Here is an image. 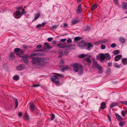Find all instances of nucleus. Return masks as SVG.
<instances>
[{"mask_svg": "<svg viewBox=\"0 0 127 127\" xmlns=\"http://www.w3.org/2000/svg\"><path fill=\"white\" fill-rule=\"evenodd\" d=\"M16 69L17 70H22L24 69V67L23 64H20L16 67Z\"/></svg>", "mask_w": 127, "mask_h": 127, "instance_id": "obj_10", "label": "nucleus"}, {"mask_svg": "<svg viewBox=\"0 0 127 127\" xmlns=\"http://www.w3.org/2000/svg\"><path fill=\"white\" fill-rule=\"evenodd\" d=\"M124 125V122L121 121L119 123V125L120 126H122Z\"/></svg>", "mask_w": 127, "mask_h": 127, "instance_id": "obj_44", "label": "nucleus"}, {"mask_svg": "<svg viewBox=\"0 0 127 127\" xmlns=\"http://www.w3.org/2000/svg\"><path fill=\"white\" fill-rule=\"evenodd\" d=\"M117 103H113L111 104L110 105V107L111 108H112L115 106H117Z\"/></svg>", "mask_w": 127, "mask_h": 127, "instance_id": "obj_28", "label": "nucleus"}, {"mask_svg": "<svg viewBox=\"0 0 127 127\" xmlns=\"http://www.w3.org/2000/svg\"><path fill=\"white\" fill-rule=\"evenodd\" d=\"M66 40V39H61L60 40V41L61 42H64Z\"/></svg>", "mask_w": 127, "mask_h": 127, "instance_id": "obj_57", "label": "nucleus"}, {"mask_svg": "<svg viewBox=\"0 0 127 127\" xmlns=\"http://www.w3.org/2000/svg\"><path fill=\"white\" fill-rule=\"evenodd\" d=\"M114 2L116 5H117L118 6V7H119L120 8H121V5H119V4L118 0H114Z\"/></svg>", "mask_w": 127, "mask_h": 127, "instance_id": "obj_32", "label": "nucleus"}, {"mask_svg": "<svg viewBox=\"0 0 127 127\" xmlns=\"http://www.w3.org/2000/svg\"><path fill=\"white\" fill-rule=\"evenodd\" d=\"M122 62L124 65L127 64V58H123L122 59Z\"/></svg>", "mask_w": 127, "mask_h": 127, "instance_id": "obj_19", "label": "nucleus"}, {"mask_svg": "<svg viewBox=\"0 0 127 127\" xmlns=\"http://www.w3.org/2000/svg\"><path fill=\"white\" fill-rule=\"evenodd\" d=\"M93 64L95 67H96L99 70V73H101L102 72V68L101 66H100L97 63L96 61H95L93 62Z\"/></svg>", "mask_w": 127, "mask_h": 127, "instance_id": "obj_3", "label": "nucleus"}, {"mask_svg": "<svg viewBox=\"0 0 127 127\" xmlns=\"http://www.w3.org/2000/svg\"><path fill=\"white\" fill-rule=\"evenodd\" d=\"M92 46V44L90 43H89L88 44V47L89 49Z\"/></svg>", "mask_w": 127, "mask_h": 127, "instance_id": "obj_43", "label": "nucleus"}, {"mask_svg": "<svg viewBox=\"0 0 127 127\" xmlns=\"http://www.w3.org/2000/svg\"><path fill=\"white\" fill-rule=\"evenodd\" d=\"M85 59L86 60V61H87L88 63H91V61L89 58L88 57L87 58H85Z\"/></svg>", "mask_w": 127, "mask_h": 127, "instance_id": "obj_35", "label": "nucleus"}, {"mask_svg": "<svg viewBox=\"0 0 127 127\" xmlns=\"http://www.w3.org/2000/svg\"><path fill=\"white\" fill-rule=\"evenodd\" d=\"M20 11L18 10H16L15 12H14V17L16 18L19 19L20 18L22 15V14H21Z\"/></svg>", "mask_w": 127, "mask_h": 127, "instance_id": "obj_6", "label": "nucleus"}, {"mask_svg": "<svg viewBox=\"0 0 127 127\" xmlns=\"http://www.w3.org/2000/svg\"><path fill=\"white\" fill-rule=\"evenodd\" d=\"M122 8L123 9L126 10L127 9V3L125 2H122Z\"/></svg>", "mask_w": 127, "mask_h": 127, "instance_id": "obj_14", "label": "nucleus"}, {"mask_svg": "<svg viewBox=\"0 0 127 127\" xmlns=\"http://www.w3.org/2000/svg\"><path fill=\"white\" fill-rule=\"evenodd\" d=\"M38 55V54L37 53H32L31 54V56H35L36 55Z\"/></svg>", "mask_w": 127, "mask_h": 127, "instance_id": "obj_48", "label": "nucleus"}, {"mask_svg": "<svg viewBox=\"0 0 127 127\" xmlns=\"http://www.w3.org/2000/svg\"><path fill=\"white\" fill-rule=\"evenodd\" d=\"M10 55L11 57H13L14 56V53L13 52L11 53L10 54Z\"/></svg>", "mask_w": 127, "mask_h": 127, "instance_id": "obj_50", "label": "nucleus"}, {"mask_svg": "<svg viewBox=\"0 0 127 127\" xmlns=\"http://www.w3.org/2000/svg\"><path fill=\"white\" fill-rule=\"evenodd\" d=\"M14 51L16 53L17 55H21L23 54L24 52L22 49H20L19 48H16L15 49Z\"/></svg>", "mask_w": 127, "mask_h": 127, "instance_id": "obj_4", "label": "nucleus"}, {"mask_svg": "<svg viewBox=\"0 0 127 127\" xmlns=\"http://www.w3.org/2000/svg\"><path fill=\"white\" fill-rule=\"evenodd\" d=\"M40 86V85L38 84H35L33 85L32 87H36Z\"/></svg>", "mask_w": 127, "mask_h": 127, "instance_id": "obj_49", "label": "nucleus"}, {"mask_svg": "<svg viewBox=\"0 0 127 127\" xmlns=\"http://www.w3.org/2000/svg\"><path fill=\"white\" fill-rule=\"evenodd\" d=\"M105 54L106 56L105 58H107V60H109L111 58L110 55L109 53H106Z\"/></svg>", "mask_w": 127, "mask_h": 127, "instance_id": "obj_26", "label": "nucleus"}, {"mask_svg": "<svg viewBox=\"0 0 127 127\" xmlns=\"http://www.w3.org/2000/svg\"><path fill=\"white\" fill-rule=\"evenodd\" d=\"M106 107V104L104 102H102L101 103V106L100 108L104 109Z\"/></svg>", "mask_w": 127, "mask_h": 127, "instance_id": "obj_18", "label": "nucleus"}, {"mask_svg": "<svg viewBox=\"0 0 127 127\" xmlns=\"http://www.w3.org/2000/svg\"><path fill=\"white\" fill-rule=\"evenodd\" d=\"M29 106L31 110L33 112L35 109L34 104L33 103H30Z\"/></svg>", "mask_w": 127, "mask_h": 127, "instance_id": "obj_11", "label": "nucleus"}, {"mask_svg": "<svg viewBox=\"0 0 127 127\" xmlns=\"http://www.w3.org/2000/svg\"><path fill=\"white\" fill-rule=\"evenodd\" d=\"M65 47V46H62V45L61 47H60V48H64Z\"/></svg>", "mask_w": 127, "mask_h": 127, "instance_id": "obj_60", "label": "nucleus"}, {"mask_svg": "<svg viewBox=\"0 0 127 127\" xmlns=\"http://www.w3.org/2000/svg\"><path fill=\"white\" fill-rule=\"evenodd\" d=\"M46 47L48 49H51L52 47L50 46L49 45H47L46 46Z\"/></svg>", "mask_w": 127, "mask_h": 127, "instance_id": "obj_47", "label": "nucleus"}, {"mask_svg": "<svg viewBox=\"0 0 127 127\" xmlns=\"http://www.w3.org/2000/svg\"><path fill=\"white\" fill-rule=\"evenodd\" d=\"M108 65L109 66H110L112 65V63H108Z\"/></svg>", "mask_w": 127, "mask_h": 127, "instance_id": "obj_61", "label": "nucleus"}, {"mask_svg": "<svg viewBox=\"0 0 127 127\" xmlns=\"http://www.w3.org/2000/svg\"><path fill=\"white\" fill-rule=\"evenodd\" d=\"M79 65L77 63L74 64L72 66L73 68V70L77 72L78 71Z\"/></svg>", "mask_w": 127, "mask_h": 127, "instance_id": "obj_8", "label": "nucleus"}, {"mask_svg": "<svg viewBox=\"0 0 127 127\" xmlns=\"http://www.w3.org/2000/svg\"><path fill=\"white\" fill-rule=\"evenodd\" d=\"M81 39L80 37L78 36L75 37L74 38V40L75 41H78Z\"/></svg>", "mask_w": 127, "mask_h": 127, "instance_id": "obj_30", "label": "nucleus"}, {"mask_svg": "<svg viewBox=\"0 0 127 127\" xmlns=\"http://www.w3.org/2000/svg\"><path fill=\"white\" fill-rule=\"evenodd\" d=\"M68 69V67H64L63 68L61 69V71L63 72H64V70H67Z\"/></svg>", "mask_w": 127, "mask_h": 127, "instance_id": "obj_37", "label": "nucleus"}, {"mask_svg": "<svg viewBox=\"0 0 127 127\" xmlns=\"http://www.w3.org/2000/svg\"><path fill=\"white\" fill-rule=\"evenodd\" d=\"M13 78V79L15 81H17L19 79V77L18 76L16 75L14 76Z\"/></svg>", "mask_w": 127, "mask_h": 127, "instance_id": "obj_25", "label": "nucleus"}, {"mask_svg": "<svg viewBox=\"0 0 127 127\" xmlns=\"http://www.w3.org/2000/svg\"><path fill=\"white\" fill-rule=\"evenodd\" d=\"M92 14L91 13H89L88 14V15H90V16H92Z\"/></svg>", "mask_w": 127, "mask_h": 127, "instance_id": "obj_63", "label": "nucleus"}, {"mask_svg": "<svg viewBox=\"0 0 127 127\" xmlns=\"http://www.w3.org/2000/svg\"><path fill=\"white\" fill-rule=\"evenodd\" d=\"M72 41L71 39L69 38L67 40V42L68 43H70Z\"/></svg>", "mask_w": 127, "mask_h": 127, "instance_id": "obj_45", "label": "nucleus"}, {"mask_svg": "<svg viewBox=\"0 0 127 127\" xmlns=\"http://www.w3.org/2000/svg\"><path fill=\"white\" fill-rule=\"evenodd\" d=\"M64 62L63 59L60 60V66L61 67H63L64 65Z\"/></svg>", "mask_w": 127, "mask_h": 127, "instance_id": "obj_23", "label": "nucleus"}, {"mask_svg": "<svg viewBox=\"0 0 127 127\" xmlns=\"http://www.w3.org/2000/svg\"><path fill=\"white\" fill-rule=\"evenodd\" d=\"M21 57L24 63H28L29 62V61L28 60V59L30 57V56L26 55L22 56Z\"/></svg>", "mask_w": 127, "mask_h": 127, "instance_id": "obj_7", "label": "nucleus"}, {"mask_svg": "<svg viewBox=\"0 0 127 127\" xmlns=\"http://www.w3.org/2000/svg\"><path fill=\"white\" fill-rule=\"evenodd\" d=\"M121 103L123 104H124L127 106V101H122L121 102Z\"/></svg>", "mask_w": 127, "mask_h": 127, "instance_id": "obj_41", "label": "nucleus"}, {"mask_svg": "<svg viewBox=\"0 0 127 127\" xmlns=\"http://www.w3.org/2000/svg\"><path fill=\"white\" fill-rule=\"evenodd\" d=\"M75 46V44H70L69 45L65 46V47H67L68 48H69L72 46Z\"/></svg>", "mask_w": 127, "mask_h": 127, "instance_id": "obj_38", "label": "nucleus"}, {"mask_svg": "<svg viewBox=\"0 0 127 127\" xmlns=\"http://www.w3.org/2000/svg\"><path fill=\"white\" fill-rule=\"evenodd\" d=\"M120 51L119 50H116L114 51L113 53L114 54L116 55L119 54L120 53Z\"/></svg>", "mask_w": 127, "mask_h": 127, "instance_id": "obj_31", "label": "nucleus"}, {"mask_svg": "<svg viewBox=\"0 0 127 127\" xmlns=\"http://www.w3.org/2000/svg\"><path fill=\"white\" fill-rule=\"evenodd\" d=\"M79 71L78 72V74L79 75H81L82 74L83 71V68L82 66L81 65H80L79 66Z\"/></svg>", "mask_w": 127, "mask_h": 127, "instance_id": "obj_15", "label": "nucleus"}, {"mask_svg": "<svg viewBox=\"0 0 127 127\" xmlns=\"http://www.w3.org/2000/svg\"><path fill=\"white\" fill-rule=\"evenodd\" d=\"M119 40L121 43H123L125 42L126 39L125 38L123 37H120L119 38Z\"/></svg>", "mask_w": 127, "mask_h": 127, "instance_id": "obj_22", "label": "nucleus"}, {"mask_svg": "<svg viewBox=\"0 0 127 127\" xmlns=\"http://www.w3.org/2000/svg\"><path fill=\"white\" fill-rule=\"evenodd\" d=\"M63 53H61L58 56V57L59 58H60L62 57L63 56Z\"/></svg>", "mask_w": 127, "mask_h": 127, "instance_id": "obj_54", "label": "nucleus"}, {"mask_svg": "<svg viewBox=\"0 0 127 127\" xmlns=\"http://www.w3.org/2000/svg\"><path fill=\"white\" fill-rule=\"evenodd\" d=\"M78 46L81 49H84L85 47L87 45V44L85 43L83 41L79 42L77 43Z\"/></svg>", "mask_w": 127, "mask_h": 127, "instance_id": "obj_5", "label": "nucleus"}, {"mask_svg": "<svg viewBox=\"0 0 127 127\" xmlns=\"http://www.w3.org/2000/svg\"><path fill=\"white\" fill-rule=\"evenodd\" d=\"M122 57V55L120 54L116 55L114 58V59L116 61L120 60Z\"/></svg>", "mask_w": 127, "mask_h": 127, "instance_id": "obj_13", "label": "nucleus"}, {"mask_svg": "<svg viewBox=\"0 0 127 127\" xmlns=\"http://www.w3.org/2000/svg\"><path fill=\"white\" fill-rule=\"evenodd\" d=\"M105 47L104 45H101V49H104L105 48Z\"/></svg>", "mask_w": 127, "mask_h": 127, "instance_id": "obj_52", "label": "nucleus"}, {"mask_svg": "<svg viewBox=\"0 0 127 127\" xmlns=\"http://www.w3.org/2000/svg\"><path fill=\"white\" fill-rule=\"evenodd\" d=\"M36 47L37 48L41 49L42 47V46L41 45H38L36 46Z\"/></svg>", "mask_w": 127, "mask_h": 127, "instance_id": "obj_46", "label": "nucleus"}, {"mask_svg": "<svg viewBox=\"0 0 127 127\" xmlns=\"http://www.w3.org/2000/svg\"><path fill=\"white\" fill-rule=\"evenodd\" d=\"M23 118L25 120H29V116L26 113H25L23 116Z\"/></svg>", "mask_w": 127, "mask_h": 127, "instance_id": "obj_21", "label": "nucleus"}, {"mask_svg": "<svg viewBox=\"0 0 127 127\" xmlns=\"http://www.w3.org/2000/svg\"><path fill=\"white\" fill-rule=\"evenodd\" d=\"M116 45L115 43H113L111 45V47L112 48H114L116 47Z\"/></svg>", "mask_w": 127, "mask_h": 127, "instance_id": "obj_40", "label": "nucleus"}, {"mask_svg": "<svg viewBox=\"0 0 127 127\" xmlns=\"http://www.w3.org/2000/svg\"><path fill=\"white\" fill-rule=\"evenodd\" d=\"M15 109H16L17 107L18 104V100L16 98H15Z\"/></svg>", "mask_w": 127, "mask_h": 127, "instance_id": "obj_24", "label": "nucleus"}, {"mask_svg": "<svg viewBox=\"0 0 127 127\" xmlns=\"http://www.w3.org/2000/svg\"><path fill=\"white\" fill-rule=\"evenodd\" d=\"M22 115V113L21 112H19L18 114V116L19 117H21Z\"/></svg>", "mask_w": 127, "mask_h": 127, "instance_id": "obj_56", "label": "nucleus"}, {"mask_svg": "<svg viewBox=\"0 0 127 127\" xmlns=\"http://www.w3.org/2000/svg\"><path fill=\"white\" fill-rule=\"evenodd\" d=\"M82 11L81 5V4H80L77 8V9L76 10V12L78 14H80Z\"/></svg>", "mask_w": 127, "mask_h": 127, "instance_id": "obj_9", "label": "nucleus"}, {"mask_svg": "<svg viewBox=\"0 0 127 127\" xmlns=\"http://www.w3.org/2000/svg\"><path fill=\"white\" fill-rule=\"evenodd\" d=\"M58 25H54L52 27V28L54 29H55L58 27Z\"/></svg>", "mask_w": 127, "mask_h": 127, "instance_id": "obj_42", "label": "nucleus"}, {"mask_svg": "<svg viewBox=\"0 0 127 127\" xmlns=\"http://www.w3.org/2000/svg\"><path fill=\"white\" fill-rule=\"evenodd\" d=\"M23 10V11L21 12V14H24L25 13V12L24 11V9H22Z\"/></svg>", "mask_w": 127, "mask_h": 127, "instance_id": "obj_58", "label": "nucleus"}, {"mask_svg": "<svg viewBox=\"0 0 127 127\" xmlns=\"http://www.w3.org/2000/svg\"><path fill=\"white\" fill-rule=\"evenodd\" d=\"M116 116L117 119L119 121H121L123 119L122 117L118 114H116Z\"/></svg>", "mask_w": 127, "mask_h": 127, "instance_id": "obj_20", "label": "nucleus"}, {"mask_svg": "<svg viewBox=\"0 0 127 127\" xmlns=\"http://www.w3.org/2000/svg\"><path fill=\"white\" fill-rule=\"evenodd\" d=\"M54 74L56 76L53 75L51 77V79L52 81L54 82L57 85H58L60 83L59 79L58 77H57L56 76L63 78L64 77V75H61L56 73H55Z\"/></svg>", "mask_w": 127, "mask_h": 127, "instance_id": "obj_2", "label": "nucleus"}, {"mask_svg": "<svg viewBox=\"0 0 127 127\" xmlns=\"http://www.w3.org/2000/svg\"><path fill=\"white\" fill-rule=\"evenodd\" d=\"M51 117L50 118V119L51 121L53 120L55 118V115L53 114H51Z\"/></svg>", "mask_w": 127, "mask_h": 127, "instance_id": "obj_33", "label": "nucleus"}, {"mask_svg": "<svg viewBox=\"0 0 127 127\" xmlns=\"http://www.w3.org/2000/svg\"><path fill=\"white\" fill-rule=\"evenodd\" d=\"M88 56V55L86 54H81L79 55L78 56V57L80 58H83L84 57H85Z\"/></svg>", "mask_w": 127, "mask_h": 127, "instance_id": "obj_27", "label": "nucleus"}, {"mask_svg": "<svg viewBox=\"0 0 127 127\" xmlns=\"http://www.w3.org/2000/svg\"><path fill=\"white\" fill-rule=\"evenodd\" d=\"M90 27L89 26H87L85 27L84 30L85 31H90Z\"/></svg>", "mask_w": 127, "mask_h": 127, "instance_id": "obj_34", "label": "nucleus"}, {"mask_svg": "<svg viewBox=\"0 0 127 127\" xmlns=\"http://www.w3.org/2000/svg\"><path fill=\"white\" fill-rule=\"evenodd\" d=\"M114 66L118 68H120V66L117 63H116L114 65Z\"/></svg>", "mask_w": 127, "mask_h": 127, "instance_id": "obj_39", "label": "nucleus"}, {"mask_svg": "<svg viewBox=\"0 0 127 127\" xmlns=\"http://www.w3.org/2000/svg\"><path fill=\"white\" fill-rule=\"evenodd\" d=\"M104 42H105V41H98L97 43L98 44H99L100 43H104Z\"/></svg>", "mask_w": 127, "mask_h": 127, "instance_id": "obj_55", "label": "nucleus"}, {"mask_svg": "<svg viewBox=\"0 0 127 127\" xmlns=\"http://www.w3.org/2000/svg\"><path fill=\"white\" fill-rule=\"evenodd\" d=\"M61 46H62L61 44H58L57 45V46H58V47H61Z\"/></svg>", "mask_w": 127, "mask_h": 127, "instance_id": "obj_62", "label": "nucleus"}, {"mask_svg": "<svg viewBox=\"0 0 127 127\" xmlns=\"http://www.w3.org/2000/svg\"><path fill=\"white\" fill-rule=\"evenodd\" d=\"M77 18H76V19H73L72 22V24L74 25L78 23H80V21L79 20H77Z\"/></svg>", "mask_w": 127, "mask_h": 127, "instance_id": "obj_12", "label": "nucleus"}, {"mask_svg": "<svg viewBox=\"0 0 127 127\" xmlns=\"http://www.w3.org/2000/svg\"><path fill=\"white\" fill-rule=\"evenodd\" d=\"M40 14L39 13H37L36 14V15L35 17L34 18V19H37L40 16Z\"/></svg>", "mask_w": 127, "mask_h": 127, "instance_id": "obj_36", "label": "nucleus"}, {"mask_svg": "<svg viewBox=\"0 0 127 127\" xmlns=\"http://www.w3.org/2000/svg\"><path fill=\"white\" fill-rule=\"evenodd\" d=\"M16 9L18 10H22V7H19Z\"/></svg>", "mask_w": 127, "mask_h": 127, "instance_id": "obj_59", "label": "nucleus"}, {"mask_svg": "<svg viewBox=\"0 0 127 127\" xmlns=\"http://www.w3.org/2000/svg\"><path fill=\"white\" fill-rule=\"evenodd\" d=\"M32 62L33 64H36L37 66H42L47 64L45 60L43 58H39L35 57L32 60Z\"/></svg>", "mask_w": 127, "mask_h": 127, "instance_id": "obj_1", "label": "nucleus"}, {"mask_svg": "<svg viewBox=\"0 0 127 127\" xmlns=\"http://www.w3.org/2000/svg\"><path fill=\"white\" fill-rule=\"evenodd\" d=\"M97 7V5L95 4L94 5L92 6L91 8V10L92 11L94 10Z\"/></svg>", "mask_w": 127, "mask_h": 127, "instance_id": "obj_29", "label": "nucleus"}, {"mask_svg": "<svg viewBox=\"0 0 127 127\" xmlns=\"http://www.w3.org/2000/svg\"><path fill=\"white\" fill-rule=\"evenodd\" d=\"M53 40V38L52 37L49 38L48 39V40L49 41H51Z\"/></svg>", "mask_w": 127, "mask_h": 127, "instance_id": "obj_53", "label": "nucleus"}, {"mask_svg": "<svg viewBox=\"0 0 127 127\" xmlns=\"http://www.w3.org/2000/svg\"><path fill=\"white\" fill-rule=\"evenodd\" d=\"M121 113L122 115L123 116H124L125 115V113L123 111H122Z\"/></svg>", "mask_w": 127, "mask_h": 127, "instance_id": "obj_51", "label": "nucleus"}, {"mask_svg": "<svg viewBox=\"0 0 127 127\" xmlns=\"http://www.w3.org/2000/svg\"><path fill=\"white\" fill-rule=\"evenodd\" d=\"M46 24V22H44L42 23L41 24H39L36 25V27L38 28L40 27H44Z\"/></svg>", "mask_w": 127, "mask_h": 127, "instance_id": "obj_16", "label": "nucleus"}, {"mask_svg": "<svg viewBox=\"0 0 127 127\" xmlns=\"http://www.w3.org/2000/svg\"><path fill=\"white\" fill-rule=\"evenodd\" d=\"M65 54H67L68 53V52L67 51H65L64 52Z\"/></svg>", "mask_w": 127, "mask_h": 127, "instance_id": "obj_64", "label": "nucleus"}, {"mask_svg": "<svg viewBox=\"0 0 127 127\" xmlns=\"http://www.w3.org/2000/svg\"><path fill=\"white\" fill-rule=\"evenodd\" d=\"M100 61H103L105 58V55L103 54H100Z\"/></svg>", "mask_w": 127, "mask_h": 127, "instance_id": "obj_17", "label": "nucleus"}]
</instances>
